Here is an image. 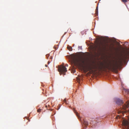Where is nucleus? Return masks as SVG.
<instances>
[{
	"mask_svg": "<svg viewBox=\"0 0 129 129\" xmlns=\"http://www.w3.org/2000/svg\"><path fill=\"white\" fill-rule=\"evenodd\" d=\"M71 72L72 73H74L76 72V70L75 69H74L72 70L71 71Z\"/></svg>",
	"mask_w": 129,
	"mask_h": 129,
	"instance_id": "12",
	"label": "nucleus"
},
{
	"mask_svg": "<svg viewBox=\"0 0 129 129\" xmlns=\"http://www.w3.org/2000/svg\"><path fill=\"white\" fill-rule=\"evenodd\" d=\"M124 90L127 93H129V90L127 89H125Z\"/></svg>",
	"mask_w": 129,
	"mask_h": 129,
	"instance_id": "16",
	"label": "nucleus"
},
{
	"mask_svg": "<svg viewBox=\"0 0 129 129\" xmlns=\"http://www.w3.org/2000/svg\"><path fill=\"white\" fill-rule=\"evenodd\" d=\"M127 107V105H122L121 107H120L121 108V109H123L124 110H125L126 108Z\"/></svg>",
	"mask_w": 129,
	"mask_h": 129,
	"instance_id": "7",
	"label": "nucleus"
},
{
	"mask_svg": "<svg viewBox=\"0 0 129 129\" xmlns=\"http://www.w3.org/2000/svg\"><path fill=\"white\" fill-rule=\"evenodd\" d=\"M78 48L79 49H82V47L81 46H79Z\"/></svg>",
	"mask_w": 129,
	"mask_h": 129,
	"instance_id": "17",
	"label": "nucleus"
},
{
	"mask_svg": "<svg viewBox=\"0 0 129 129\" xmlns=\"http://www.w3.org/2000/svg\"><path fill=\"white\" fill-rule=\"evenodd\" d=\"M90 55L89 50V74L90 73L91 70L92 69L99 71H106L107 69L112 71L116 70L118 68L119 66L121 64L122 60H124L129 58V50L125 53L122 56V58L120 59L118 61V63L116 62L115 63H108L105 66L104 65L103 63L100 62V63H95L91 66L90 63Z\"/></svg>",
	"mask_w": 129,
	"mask_h": 129,
	"instance_id": "1",
	"label": "nucleus"
},
{
	"mask_svg": "<svg viewBox=\"0 0 129 129\" xmlns=\"http://www.w3.org/2000/svg\"><path fill=\"white\" fill-rule=\"evenodd\" d=\"M116 102L117 104L119 105H122L123 103L122 101L119 99H116Z\"/></svg>",
	"mask_w": 129,
	"mask_h": 129,
	"instance_id": "6",
	"label": "nucleus"
},
{
	"mask_svg": "<svg viewBox=\"0 0 129 129\" xmlns=\"http://www.w3.org/2000/svg\"><path fill=\"white\" fill-rule=\"evenodd\" d=\"M68 66V65L67 64H66V66Z\"/></svg>",
	"mask_w": 129,
	"mask_h": 129,
	"instance_id": "24",
	"label": "nucleus"
},
{
	"mask_svg": "<svg viewBox=\"0 0 129 129\" xmlns=\"http://www.w3.org/2000/svg\"><path fill=\"white\" fill-rule=\"evenodd\" d=\"M49 63H50V62H49V61H48V64H49Z\"/></svg>",
	"mask_w": 129,
	"mask_h": 129,
	"instance_id": "22",
	"label": "nucleus"
},
{
	"mask_svg": "<svg viewBox=\"0 0 129 129\" xmlns=\"http://www.w3.org/2000/svg\"><path fill=\"white\" fill-rule=\"evenodd\" d=\"M88 49H89V48L88 47Z\"/></svg>",
	"mask_w": 129,
	"mask_h": 129,
	"instance_id": "27",
	"label": "nucleus"
},
{
	"mask_svg": "<svg viewBox=\"0 0 129 129\" xmlns=\"http://www.w3.org/2000/svg\"><path fill=\"white\" fill-rule=\"evenodd\" d=\"M45 66L46 67H47V64H46L45 65Z\"/></svg>",
	"mask_w": 129,
	"mask_h": 129,
	"instance_id": "21",
	"label": "nucleus"
},
{
	"mask_svg": "<svg viewBox=\"0 0 129 129\" xmlns=\"http://www.w3.org/2000/svg\"><path fill=\"white\" fill-rule=\"evenodd\" d=\"M67 48L70 51H71L72 50V47L70 46H68L67 47Z\"/></svg>",
	"mask_w": 129,
	"mask_h": 129,
	"instance_id": "8",
	"label": "nucleus"
},
{
	"mask_svg": "<svg viewBox=\"0 0 129 129\" xmlns=\"http://www.w3.org/2000/svg\"><path fill=\"white\" fill-rule=\"evenodd\" d=\"M41 109H39L37 110V111L38 112L40 113L41 112Z\"/></svg>",
	"mask_w": 129,
	"mask_h": 129,
	"instance_id": "13",
	"label": "nucleus"
},
{
	"mask_svg": "<svg viewBox=\"0 0 129 129\" xmlns=\"http://www.w3.org/2000/svg\"><path fill=\"white\" fill-rule=\"evenodd\" d=\"M85 32L84 31H82V32H81V33L82 34V35H83V33H85Z\"/></svg>",
	"mask_w": 129,
	"mask_h": 129,
	"instance_id": "20",
	"label": "nucleus"
},
{
	"mask_svg": "<svg viewBox=\"0 0 129 129\" xmlns=\"http://www.w3.org/2000/svg\"><path fill=\"white\" fill-rule=\"evenodd\" d=\"M46 56L47 58H48V57L49 56V54H47L46 55Z\"/></svg>",
	"mask_w": 129,
	"mask_h": 129,
	"instance_id": "18",
	"label": "nucleus"
},
{
	"mask_svg": "<svg viewBox=\"0 0 129 129\" xmlns=\"http://www.w3.org/2000/svg\"><path fill=\"white\" fill-rule=\"evenodd\" d=\"M123 3H125L127 2L128 0H121Z\"/></svg>",
	"mask_w": 129,
	"mask_h": 129,
	"instance_id": "11",
	"label": "nucleus"
},
{
	"mask_svg": "<svg viewBox=\"0 0 129 129\" xmlns=\"http://www.w3.org/2000/svg\"><path fill=\"white\" fill-rule=\"evenodd\" d=\"M45 107H46V108H47V105H46V106H45Z\"/></svg>",
	"mask_w": 129,
	"mask_h": 129,
	"instance_id": "23",
	"label": "nucleus"
},
{
	"mask_svg": "<svg viewBox=\"0 0 129 129\" xmlns=\"http://www.w3.org/2000/svg\"><path fill=\"white\" fill-rule=\"evenodd\" d=\"M63 101L64 103H66L67 104H68V102L67 101L66 99H64Z\"/></svg>",
	"mask_w": 129,
	"mask_h": 129,
	"instance_id": "15",
	"label": "nucleus"
},
{
	"mask_svg": "<svg viewBox=\"0 0 129 129\" xmlns=\"http://www.w3.org/2000/svg\"><path fill=\"white\" fill-rule=\"evenodd\" d=\"M98 7L96 8V10H95V14L96 15H97L98 14Z\"/></svg>",
	"mask_w": 129,
	"mask_h": 129,
	"instance_id": "9",
	"label": "nucleus"
},
{
	"mask_svg": "<svg viewBox=\"0 0 129 129\" xmlns=\"http://www.w3.org/2000/svg\"><path fill=\"white\" fill-rule=\"evenodd\" d=\"M121 112H123V111H119L118 112V113H120Z\"/></svg>",
	"mask_w": 129,
	"mask_h": 129,
	"instance_id": "19",
	"label": "nucleus"
},
{
	"mask_svg": "<svg viewBox=\"0 0 129 129\" xmlns=\"http://www.w3.org/2000/svg\"><path fill=\"white\" fill-rule=\"evenodd\" d=\"M81 122L83 125L84 129H85L86 127L88 126V122L85 119H83L82 121H81Z\"/></svg>",
	"mask_w": 129,
	"mask_h": 129,
	"instance_id": "5",
	"label": "nucleus"
},
{
	"mask_svg": "<svg viewBox=\"0 0 129 129\" xmlns=\"http://www.w3.org/2000/svg\"><path fill=\"white\" fill-rule=\"evenodd\" d=\"M77 82H79V83L80 82V79L79 78H77Z\"/></svg>",
	"mask_w": 129,
	"mask_h": 129,
	"instance_id": "14",
	"label": "nucleus"
},
{
	"mask_svg": "<svg viewBox=\"0 0 129 129\" xmlns=\"http://www.w3.org/2000/svg\"><path fill=\"white\" fill-rule=\"evenodd\" d=\"M71 63L76 67L82 68L85 75L88 76L89 53H83L79 56H75L72 59Z\"/></svg>",
	"mask_w": 129,
	"mask_h": 129,
	"instance_id": "2",
	"label": "nucleus"
},
{
	"mask_svg": "<svg viewBox=\"0 0 129 129\" xmlns=\"http://www.w3.org/2000/svg\"><path fill=\"white\" fill-rule=\"evenodd\" d=\"M123 129H129V122L126 120H123L122 122Z\"/></svg>",
	"mask_w": 129,
	"mask_h": 129,
	"instance_id": "4",
	"label": "nucleus"
},
{
	"mask_svg": "<svg viewBox=\"0 0 129 129\" xmlns=\"http://www.w3.org/2000/svg\"><path fill=\"white\" fill-rule=\"evenodd\" d=\"M87 45H88V43H87Z\"/></svg>",
	"mask_w": 129,
	"mask_h": 129,
	"instance_id": "25",
	"label": "nucleus"
},
{
	"mask_svg": "<svg viewBox=\"0 0 129 129\" xmlns=\"http://www.w3.org/2000/svg\"><path fill=\"white\" fill-rule=\"evenodd\" d=\"M74 112L76 113V115L78 117V118L79 119V118H80V117L79 116V115L78 113L77 112H75V111H74Z\"/></svg>",
	"mask_w": 129,
	"mask_h": 129,
	"instance_id": "10",
	"label": "nucleus"
},
{
	"mask_svg": "<svg viewBox=\"0 0 129 129\" xmlns=\"http://www.w3.org/2000/svg\"><path fill=\"white\" fill-rule=\"evenodd\" d=\"M90 46H89V49H90Z\"/></svg>",
	"mask_w": 129,
	"mask_h": 129,
	"instance_id": "26",
	"label": "nucleus"
},
{
	"mask_svg": "<svg viewBox=\"0 0 129 129\" xmlns=\"http://www.w3.org/2000/svg\"><path fill=\"white\" fill-rule=\"evenodd\" d=\"M58 70L60 73V75L62 74L63 75H65V73L67 71V68L64 66H61L58 68Z\"/></svg>",
	"mask_w": 129,
	"mask_h": 129,
	"instance_id": "3",
	"label": "nucleus"
}]
</instances>
